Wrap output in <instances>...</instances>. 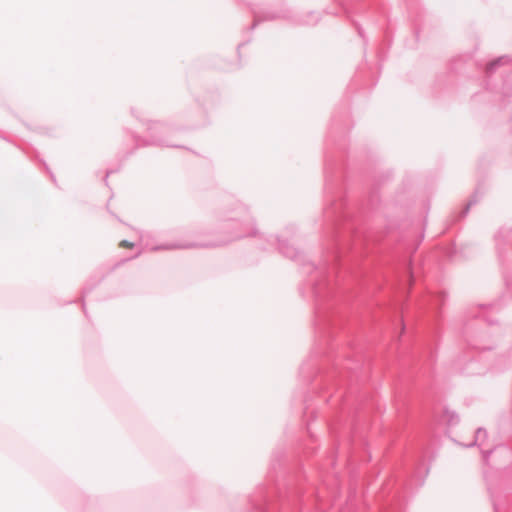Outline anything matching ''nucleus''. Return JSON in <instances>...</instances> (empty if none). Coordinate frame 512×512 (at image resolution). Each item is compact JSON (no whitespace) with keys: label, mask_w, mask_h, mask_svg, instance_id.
I'll return each mask as SVG.
<instances>
[{"label":"nucleus","mask_w":512,"mask_h":512,"mask_svg":"<svg viewBox=\"0 0 512 512\" xmlns=\"http://www.w3.org/2000/svg\"><path fill=\"white\" fill-rule=\"evenodd\" d=\"M119 247L121 248H125V249H132L134 247V243L132 242H129L127 240H122L120 243H119Z\"/></svg>","instance_id":"f257e3e1"}]
</instances>
